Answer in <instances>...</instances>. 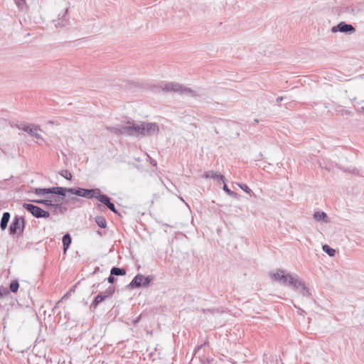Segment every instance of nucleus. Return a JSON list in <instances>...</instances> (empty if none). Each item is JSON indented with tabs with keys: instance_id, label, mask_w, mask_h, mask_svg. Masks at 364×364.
Listing matches in <instances>:
<instances>
[{
	"instance_id": "obj_1",
	"label": "nucleus",
	"mask_w": 364,
	"mask_h": 364,
	"mask_svg": "<svg viewBox=\"0 0 364 364\" xmlns=\"http://www.w3.org/2000/svg\"><path fill=\"white\" fill-rule=\"evenodd\" d=\"M271 277L282 282V284L291 287L294 291H299L303 296L309 297L311 292L305 282L296 274L285 273L284 270L278 269L275 273H270Z\"/></svg>"
},
{
	"instance_id": "obj_2",
	"label": "nucleus",
	"mask_w": 364,
	"mask_h": 364,
	"mask_svg": "<svg viewBox=\"0 0 364 364\" xmlns=\"http://www.w3.org/2000/svg\"><path fill=\"white\" fill-rule=\"evenodd\" d=\"M126 135L134 136H146L157 134L159 127L156 123H146L129 120L125 124Z\"/></svg>"
},
{
	"instance_id": "obj_3",
	"label": "nucleus",
	"mask_w": 364,
	"mask_h": 364,
	"mask_svg": "<svg viewBox=\"0 0 364 364\" xmlns=\"http://www.w3.org/2000/svg\"><path fill=\"white\" fill-rule=\"evenodd\" d=\"M161 87L163 91L166 92H173L180 95H186L191 97L197 96L194 90L178 82H166L164 85H161Z\"/></svg>"
},
{
	"instance_id": "obj_4",
	"label": "nucleus",
	"mask_w": 364,
	"mask_h": 364,
	"mask_svg": "<svg viewBox=\"0 0 364 364\" xmlns=\"http://www.w3.org/2000/svg\"><path fill=\"white\" fill-rule=\"evenodd\" d=\"M25 219L23 217L16 215L10 225L9 234L11 235H17L21 236L25 228Z\"/></svg>"
},
{
	"instance_id": "obj_5",
	"label": "nucleus",
	"mask_w": 364,
	"mask_h": 364,
	"mask_svg": "<svg viewBox=\"0 0 364 364\" xmlns=\"http://www.w3.org/2000/svg\"><path fill=\"white\" fill-rule=\"evenodd\" d=\"M23 207L27 210L29 213H31L35 218H48L50 217V213L48 211H46L41 208L38 206L34 205L31 203H24L23 204Z\"/></svg>"
},
{
	"instance_id": "obj_6",
	"label": "nucleus",
	"mask_w": 364,
	"mask_h": 364,
	"mask_svg": "<svg viewBox=\"0 0 364 364\" xmlns=\"http://www.w3.org/2000/svg\"><path fill=\"white\" fill-rule=\"evenodd\" d=\"M151 277L148 276L144 277L142 274H138L131 282L129 286L131 288H138L146 287L151 282Z\"/></svg>"
},
{
	"instance_id": "obj_7",
	"label": "nucleus",
	"mask_w": 364,
	"mask_h": 364,
	"mask_svg": "<svg viewBox=\"0 0 364 364\" xmlns=\"http://www.w3.org/2000/svg\"><path fill=\"white\" fill-rule=\"evenodd\" d=\"M355 31V28L351 24H348L343 21L340 22L337 26L331 28L332 33H353Z\"/></svg>"
},
{
	"instance_id": "obj_8",
	"label": "nucleus",
	"mask_w": 364,
	"mask_h": 364,
	"mask_svg": "<svg viewBox=\"0 0 364 364\" xmlns=\"http://www.w3.org/2000/svg\"><path fill=\"white\" fill-rule=\"evenodd\" d=\"M75 195L86 198H93L95 196V189H85L82 188H77L76 189Z\"/></svg>"
},
{
	"instance_id": "obj_9",
	"label": "nucleus",
	"mask_w": 364,
	"mask_h": 364,
	"mask_svg": "<svg viewBox=\"0 0 364 364\" xmlns=\"http://www.w3.org/2000/svg\"><path fill=\"white\" fill-rule=\"evenodd\" d=\"M64 196H51L49 197L50 201H51L52 205L55 208V210H57V209H62L61 205L63 204L65 198Z\"/></svg>"
},
{
	"instance_id": "obj_10",
	"label": "nucleus",
	"mask_w": 364,
	"mask_h": 364,
	"mask_svg": "<svg viewBox=\"0 0 364 364\" xmlns=\"http://www.w3.org/2000/svg\"><path fill=\"white\" fill-rule=\"evenodd\" d=\"M34 193L36 195L40 196H44L47 194L57 195L56 187H52V188H37L34 189Z\"/></svg>"
},
{
	"instance_id": "obj_11",
	"label": "nucleus",
	"mask_w": 364,
	"mask_h": 364,
	"mask_svg": "<svg viewBox=\"0 0 364 364\" xmlns=\"http://www.w3.org/2000/svg\"><path fill=\"white\" fill-rule=\"evenodd\" d=\"M95 198L105 205H107V204H109L110 202L109 198L107 196L101 193V191L98 188H95Z\"/></svg>"
},
{
	"instance_id": "obj_12",
	"label": "nucleus",
	"mask_w": 364,
	"mask_h": 364,
	"mask_svg": "<svg viewBox=\"0 0 364 364\" xmlns=\"http://www.w3.org/2000/svg\"><path fill=\"white\" fill-rule=\"evenodd\" d=\"M38 130H41L39 126L34 125L33 126V128L31 129V131L28 132V134L32 137L36 138L37 139V142H38V141H44L45 140L43 137L38 133Z\"/></svg>"
},
{
	"instance_id": "obj_13",
	"label": "nucleus",
	"mask_w": 364,
	"mask_h": 364,
	"mask_svg": "<svg viewBox=\"0 0 364 364\" xmlns=\"http://www.w3.org/2000/svg\"><path fill=\"white\" fill-rule=\"evenodd\" d=\"M56 192L58 196L65 197L67 193L75 195L76 189L73 188L56 187Z\"/></svg>"
},
{
	"instance_id": "obj_14",
	"label": "nucleus",
	"mask_w": 364,
	"mask_h": 364,
	"mask_svg": "<svg viewBox=\"0 0 364 364\" xmlns=\"http://www.w3.org/2000/svg\"><path fill=\"white\" fill-rule=\"evenodd\" d=\"M107 129L109 130L110 132L114 133L117 135L119 134H124L126 135V127L124 125H121L118 127H107Z\"/></svg>"
},
{
	"instance_id": "obj_15",
	"label": "nucleus",
	"mask_w": 364,
	"mask_h": 364,
	"mask_svg": "<svg viewBox=\"0 0 364 364\" xmlns=\"http://www.w3.org/2000/svg\"><path fill=\"white\" fill-rule=\"evenodd\" d=\"M314 218L318 221H323L324 223H328V218L327 215L324 212H316L314 214Z\"/></svg>"
},
{
	"instance_id": "obj_16",
	"label": "nucleus",
	"mask_w": 364,
	"mask_h": 364,
	"mask_svg": "<svg viewBox=\"0 0 364 364\" xmlns=\"http://www.w3.org/2000/svg\"><path fill=\"white\" fill-rule=\"evenodd\" d=\"M10 213L8 212H5L1 218V222H0V227L2 230H4L8 225V223L10 219Z\"/></svg>"
},
{
	"instance_id": "obj_17",
	"label": "nucleus",
	"mask_w": 364,
	"mask_h": 364,
	"mask_svg": "<svg viewBox=\"0 0 364 364\" xmlns=\"http://www.w3.org/2000/svg\"><path fill=\"white\" fill-rule=\"evenodd\" d=\"M67 12L68 9H65L62 14H59V16H60V18L58 20L57 23H55V27H63L67 24L68 20L63 18L65 16Z\"/></svg>"
},
{
	"instance_id": "obj_18",
	"label": "nucleus",
	"mask_w": 364,
	"mask_h": 364,
	"mask_svg": "<svg viewBox=\"0 0 364 364\" xmlns=\"http://www.w3.org/2000/svg\"><path fill=\"white\" fill-rule=\"evenodd\" d=\"M72 239L70 235V234L66 233L63 237V251L64 253L66 252L67 250L68 249L70 245L71 244Z\"/></svg>"
},
{
	"instance_id": "obj_19",
	"label": "nucleus",
	"mask_w": 364,
	"mask_h": 364,
	"mask_svg": "<svg viewBox=\"0 0 364 364\" xmlns=\"http://www.w3.org/2000/svg\"><path fill=\"white\" fill-rule=\"evenodd\" d=\"M205 178H211L213 179H220L224 181V176L218 172L215 171H208L205 175Z\"/></svg>"
},
{
	"instance_id": "obj_20",
	"label": "nucleus",
	"mask_w": 364,
	"mask_h": 364,
	"mask_svg": "<svg viewBox=\"0 0 364 364\" xmlns=\"http://www.w3.org/2000/svg\"><path fill=\"white\" fill-rule=\"evenodd\" d=\"M107 298V296H105V294H98L92 301L91 306L92 307H97V306L102 302L103 300H105Z\"/></svg>"
},
{
	"instance_id": "obj_21",
	"label": "nucleus",
	"mask_w": 364,
	"mask_h": 364,
	"mask_svg": "<svg viewBox=\"0 0 364 364\" xmlns=\"http://www.w3.org/2000/svg\"><path fill=\"white\" fill-rule=\"evenodd\" d=\"M111 274L114 276H123L126 274V271L124 269L114 267L111 269Z\"/></svg>"
},
{
	"instance_id": "obj_22",
	"label": "nucleus",
	"mask_w": 364,
	"mask_h": 364,
	"mask_svg": "<svg viewBox=\"0 0 364 364\" xmlns=\"http://www.w3.org/2000/svg\"><path fill=\"white\" fill-rule=\"evenodd\" d=\"M95 222L97 225L102 228H105L107 227V221L103 216H97L95 218Z\"/></svg>"
},
{
	"instance_id": "obj_23",
	"label": "nucleus",
	"mask_w": 364,
	"mask_h": 364,
	"mask_svg": "<svg viewBox=\"0 0 364 364\" xmlns=\"http://www.w3.org/2000/svg\"><path fill=\"white\" fill-rule=\"evenodd\" d=\"M322 249L323 252L328 254L330 257H333L336 254V250L329 247L328 245H323Z\"/></svg>"
},
{
	"instance_id": "obj_24",
	"label": "nucleus",
	"mask_w": 364,
	"mask_h": 364,
	"mask_svg": "<svg viewBox=\"0 0 364 364\" xmlns=\"http://www.w3.org/2000/svg\"><path fill=\"white\" fill-rule=\"evenodd\" d=\"M33 126H34V124H24L17 125L16 127L18 129H22L23 131H24L28 134V132L31 131V129L33 128Z\"/></svg>"
},
{
	"instance_id": "obj_25",
	"label": "nucleus",
	"mask_w": 364,
	"mask_h": 364,
	"mask_svg": "<svg viewBox=\"0 0 364 364\" xmlns=\"http://www.w3.org/2000/svg\"><path fill=\"white\" fill-rule=\"evenodd\" d=\"M19 287V284L17 280H14L11 282L9 286V289L11 291L16 293L17 292Z\"/></svg>"
},
{
	"instance_id": "obj_26",
	"label": "nucleus",
	"mask_w": 364,
	"mask_h": 364,
	"mask_svg": "<svg viewBox=\"0 0 364 364\" xmlns=\"http://www.w3.org/2000/svg\"><path fill=\"white\" fill-rule=\"evenodd\" d=\"M59 174L67 180H71L72 178V174L68 170H63L59 173Z\"/></svg>"
},
{
	"instance_id": "obj_27",
	"label": "nucleus",
	"mask_w": 364,
	"mask_h": 364,
	"mask_svg": "<svg viewBox=\"0 0 364 364\" xmlns=\"http://www.w3.org/2000/svg\"><path fill=\"white\" fill-rule=\"evenodd\" d=\"M223 189L224 190V191H225L227 193L228 195H229L230 196H232V197H234V198H236L237 196V194L231 191L226 184H224L223 186Z\"/></svg>"
},
{
	"instance_id": "obj_28",
	"label": "nucleus",
	"mask_w": 364,
	"mask_h": 364,
	"mask_svg": "<svg viewBox=\"0 0 364 364\" xmlns=\"http://www.w3.org/2000/svg\"><path fill=\"white\" fill-rule=\"evenodd\" d=\"M35 203H40V204H43L46 206H51L52 205V203H51V201H50L49 198H46V199H44V200H33Z\"/></svg>"
},
{
	"instance_id": "obj_29",
	"label": "nucleus",
	"mask_w": 364,
	"mask_h": 364,
	"mask_svg": "<svg viewBox=\"0 0 364 364\" xmlns=\"http://www.w3.org/2000/svg\"><path fill=\"white\" fill-rule=\"evenodd\" d=\"M238 186L240 187L241 189H242L247 193L251 194L252 193V190L246 184L242 183V184H238Z\"/></svg>"
},
{
	"instance_id": "obj_30",
	"label": "nucleus",
	"mask_w": 364,
	"mask_h": 364,
	"mask_svg": "<svg viewBox=\"0 0 364 364\" xmlns=\"http://www.w3.org/2000/svg\"><path fill=\"white\" fill-rule=\"evenodd\" d=\"M10 293L9 290L5 287H0V297L9 295Z\"/></svg>"
},
{
	"instance_id": "obj_31",
	"label": "nucleus",
	"mask_w": 364,
	"mask_h": 364,
	"mask_svg": "<svg viewBox=\"0 0 364 364\" xmlns=\"http://www.w3.org/2000/svg\"><path fill=\"white\" fill-rule=\"evenodd\" d=\"M114 287H109L105 292V296H107V297L112 296L114 293Z\"/></svg>"
},
{
	"instance_id": "obj_32",
	"label": "nucleus",
	"mask_w": 364,
	"mask_h": 364,
	"mask_svg": "<svg viewBox=\"0 0 364 364\" xmlns=\"http://www.w3.org/2000/svg\"><path fill=\"white\" fill-rule=\"evenodd\" d=\"M111 211H112L113 213H117V210L115 208V206L114 205V203L109 202V204H107L106 205Z\"/></svg>"
},
{
	"instance_id": "obj_33",
	"label": "nucleus",
	"mask_w": 364,
	"mask_h": 364,
	"mask_svg": "<svg viewBox=\"0 0 364 364\" xmlns=\"http://www.w3.org/2000/svg\"><path fill=\"white\" fill-rule=\"evenodd\" d=\"M204 346H205V343L204 345H200L198 346L194 350V355H196V354L199 353L200 349H202Z\"/></svg>"
},
{
	"instance_id": "obj_34",
	"label": "nucleus",
	"mask_w": 364,
	"mask_h": 364,
	"mask_svg": "<svg viewBox=\"0 0 364 364\" xmlns=\"http://www.w3.org/2000/svg\"><path fill=\"white\" fill-rule=\"evenodd\" d=\"M115 281V278L114 277V275H110L109 277H108V282L109 283H114V282Z\"/></svg>"
},
{
	"instance_id": "obj_35",
	"label": "nucleus",
	"mask_w": 364,
	"mask_h": 364,
	"mask_svg": "<svg viewBox=\"0 0 364 364\" xmlns=\"http://www.w3.org/2000/svg\"><path fill=\"white\" fill-rule=\"evenodd\" d=\"M276 100L277 103H280L283 100V97H279Z\"/></svg>"
},
{
	"instance_id": "obj_36",
	"label": "nucleus",
	"mask_w": 364,
	"mask_h": 364,
	"mask_svg": "<svg viewBox=\"0 0 364 364\" xmlns=\"http://www.w3.org/2000/svg\"><path fill=\"white\" fill-rule=\"evenodd\" d=\"M19 1H20V2L17 3L18 6H21V4L25 3V0H19Z\"/></svg>"
},
{
	"instance_id": "obj_37",
	"label": "nucleus",
	"mask_w": 364,
	"mask_h": 364,
	"mask_svg": "<svg viewBox=\"0 0 364 364\" xmlns=\"http://www.w3.org/2000/svg\"><path fill=\"white\" fill-rule=\"evenodd\" d=\"M258 122H259V121H258V119H255V123H258Z\"/></svg>"
},
{
	"instance_id": "obj_38",
	"label": "nucleus",
	"mask_w": 364,
	"mask_h": 364,
	"mask_svg": "<svg viewBox=\"0 0 364 364\" xmlns=\"http://www.w3.org/2000/svg\"><path fill=\"white\" fill-rule=\"evenodd\" d=\"M362 111L364 112V107H361Z\"/></svg>"
},
{
	"instance_id": "obj_39",
	"label": "nucleus",
	"mask_w": 364,
	"mask_h": 364,
	"mask_svg": "<svg viewBox=\"0 0 364 364\" xmlns=\"http://www.w3.org/2000/svg\"><path fill=\"white\" fill-rule=\"evenodd\" d=\"M72 200H77V198H73Z\"/></svg>"
}]
</instances>
